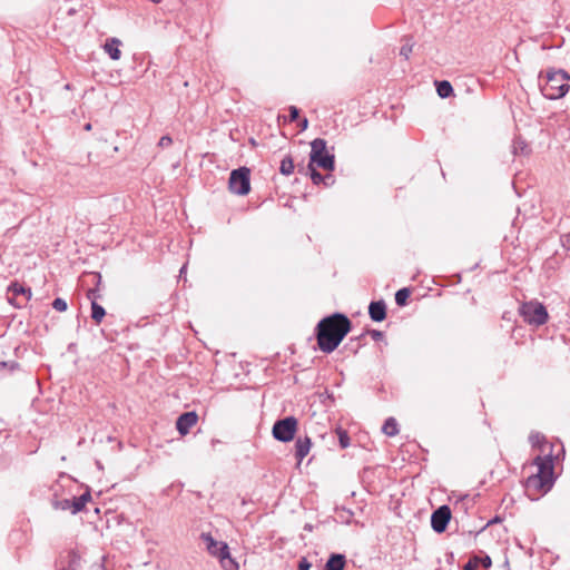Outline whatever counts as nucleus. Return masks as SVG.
<instances>
[{
    "label": "nucleus",
    "instance_id": "obj_1",
    "mask_svg": "<svg viewBox=\"0 0 570 570\" xmlns=\"http://www.w3.org/2000/svg\"><path fill=\"white\" fill-rule=\"evenodd\" d=\"M352 323L342 313H334L322 318L315 330L318 347L324 353H332L350 333Z\"/></svg>",
    "mask_w": 570,
    "mask_h": 570
},
{
    "label": "nucleus",
    "instance_id": "obj_2",
    "mask_svg": "<svg viewBox=\"0 0 570 570\" xmlns=\"http://www.w3.org/2000/svg\"><path fill=\"white\" fill-rule=\"evenodd\" d=\"M538 472L527 479V488L547 492L553 484V462L550 456L534 460Z\"/></svg>",
    "mask_w": 570,
    "mask_h": 570
},
{
    "label": "nucleus",
    "instance_id": "obj_3",
    "mask_svg": "<svg viewBox=\"0 0 570 570\" xmlns=\"http://www.w3.org/2000/svg\"><path fill=\"white\" fill-rule=\"evenodd\" d=\"M569 80V73L562 69L548 71L547 81L541 87V92L546 98L550 100L562 98L568 94L570 89L568 83Z\"/></svg>",
    "mask_w": 570,
    "mask_h": 570
},
{
    "label": "nucleus",
    "instance_id": "obj_4",
    "mask_svg": "<svg viewBox=\"0 0 570 570\" xmlns=\"http://www.w3.org/2000/svg\"><path fill=\"white\" fill-rule=\"evenodd\" d=\"M200 538L205 543L208 553L218 558L222 567L225 570H233L238 568L236 561L230 557L227 543L215 540L210 533H202Z\"/></svg>",
    "mask_w": 570,
    "mask_h": 570
},
{
    "label": "nucleus",
    "instance_id": "obj_5",
    "mask_svg": "<svg viewBox=\"0 0 570 570\" xmlns=\"http://www.w3.org/2000/svg\"><path fill=\"white\" fill-rule=\"evenodd\" d=\"M309 164H316L325 170H333L335 166L334 155L326 150V141L316 138L311 142Z\"/></svg>",
    "mask_w": 570,
    "mask_h": 570
},
{
    "label": "nucleus",
    "instance_id": "obj_6",
    "mask_svg": "<svg viewBox=\"0 0 570 570\" xmlns=\"http://www.w3.org/2000/svg\"><path fill=\"white\" fill-rule=\"evenodd\" d=\"M523 321L530 325L540 326L548 320V312L543 304L531 301L523 303L519 308Z\"/></svg>",
    "mask_w": 570,
    "mask_h": 570
},
{
    "label": "nucleus",
    "instance_id": "obj_7",
    "mask_svg": "<svg viewBox=\"0 0 570 570\" xmlns=\"http://www.w3.org/2000/svg\"><path fill=\"white\" fill-rule=\"evenodd\" d=\"M229 190L236 195H247L250 190L249 169L240 167L230 173L228 180Z\"/></svg>",
    "mask_w": 570,
    "mask_h": 570
},
{
    "label": "nucleus",
    "instance_id": "obj_8",
    "mask_svg": "<svg viewBox=\"0 0 570 570\" xmlns=\"http://www.w3.org/2000/svg\"><path fill=\"white\" fill-rule=\"evenodd\" d=\"M297 430V420L294 416H286L277 420L273 425V436L281 442H289L294 439Z\"/></svg>",
    "mask_w": 570,
    "mask_h": 570
},
{
    "label": "nucleus",
    "instance_id": "obj_9",
    "mask_svg": "<svg viewBox=\"0 0 570 570\" xmlns=\"http://www.w3.org/2000/svg\"><path fill=\"white\" fill-rule=\"evenodd\" d=\"M8 293H12L13 297L9 298V302L16 307L23 306L32 297L31 288L18 282H13L8 286Z\"/></svg>",
    "mask_w": 570,
    "mask_h": 570
},
{
    "label": "nucleus",
    "instance_id": "obj_10",
    "mask_svg": "<svg viewBox=\"0 0 570 570\" xmlns=\"http://www.w3.org/2000/svg\"><path fill=\"white\" fill-rule=\"evenodd\" d=\"M451 520V509L448 505H441L433 511L431 515V527L436 533H442Z\"/></svg>",
    "mask_w": 570,
    "mask_h": 570
},
{
    "label": "nucleus",
    "instance_id": "obj_11",
    "mask_svg": "<svg viewBox=\"0 0 570 570\" xmlns=\"http://www.w3.org/2000/svg\"><path fill=\"white\" fill-rule=\"evenodd\" d=\"M198 416L195 412H185L178 416L176 428L181 435H186L190 428L197 423Z\"/></svg>",
    "mask_w": 570,
    "mask_h": 570
},
{
    "label": "nucleus",
    "instance_id": "obj_12",
    "mask_svg": "<svg viewBox=\"0 0 570 570\" xmlns=\"http://www.w3.org/2000/svg\"><path fill=\"white\" fill-rule=\"evenodd\" d=\"M56 566L58 570H78L80 557L75 551H69L65 557H60Z\"/></svg>",
    "mask_w": 570,
    "mask_h": 570
},
{
    "label": "nucleus",
    "instance_id": "obj_13",
    "mask_svg": "<svg viewBox=\"0 0 570 570\" xmlns=\"http://www.w3.org/2000/svg\"><path fill=\"white\" fill-rule=\"evenodd\" d=\"M312 446L311 438L305 436H298L295 442V458L297 460V463L301 464V462L304 460V458L308 454Z\"/></svg>",
    "mask_w": 570,
    "mask_h": 570
},
{
    "label": "nucleus",
    "instance_id": "obj_14",
    "mask_svg": "<svg viewBox=\"0 0 570 570\" xmlns=\"http://www.w3.org/2000/svg\"><path fill=\"white\" fill-rule=\"evenodd\" d=\"M368 315L374 322H382L386 317V304L383 299L371 302L368 306Z\"/></svg>",
    "mask_w": 570,
    "mask_h": 570
},
{
    "label": "nucleus",
    "instance_id": "obj_15",
    "mask_svg": "<svg viewBox=\"0 0 570 570\" xmlns=\"http://www.w3.org/2000/svg\"><path fill=\"white\" fill-rule=\"evenodd\" d=\"M97 289H89L88 291V298H90L92 302H91V318L96 322V323H100L104 318V316L106 315V311L105 308L99 305L98 303L95 302V299L97 298Z\"/></svg>",
    "mask_w": 570,
    "mask_h": 570
},
{
    "label": "nucleus",
    "instance_id": "obj_16",
    "mask_svg": "<svg viewBox=\"0 0 570 570\" xmlns=\"http://www.w3.org/2000/svg\"><path fill=\"white\" fill-rule=\"evenodd\" d=\"M346 558L341 553H333L327 559L324 570H344Z\"/></svg>",
    "mask_w": 570,
    "mask_h": 570
},
{
    "label": "nucleus",
    "instance_id": "obj_17",
    "mask_svg": "<svg viewBox=\"0 0 570 570\" xmlns=\"http://www.w3.org/2000/svg\"><path fill=\"white\" fill-rule=\"evenodd\" d=\"M121 41L117 38H110L106 41L104 49L112 60H118L121 56L119 49Z\"/></svg>",
    "mask_w": 570,
    "mask_h": 570
},
{
    "label": "nucleus",
    "instance_id": "obj_18",
    "mask_svg": "<svg viewBox=\"0 0 570 570\" xmlns=\"http://www.w3.org/2000/svg\"><path fill=\"white\" fill-rule=\"evenodd\" d=\"M91 500V494H90V491L87 490L85 493H82L81 495L79 497H75L72 499V510L71 512L73 514L80 512L83 510V508L86 507V504Z\"/></svg>",
    "mask_w": 570,
    "mask_h": 570
},
{
    "label": "nucleus",
    "instance_id": "obj_19",
    "mask_svg": "<svg viewBox=\"0 0 570 570\" xmlns=\"http://www.w3.org/2000/svg\"><path fill=\"white\" fill-rule=\"evenodd\" d=\"M435 86L441 98H448L453 92L452 85L448 80L435 81Z\"/></svg>",
    "mask_w": 570,
    "mask_h": 570
},
{
    "label": "nucleus",
    "instance_id": "obj_20",
    "mask_svg": "<svg viewBox=\"0 0 570 570\" xmlns=\"http://www.w3.org/2000/svg\"><path fill=\"white\" fill-rule=\"evenodd\" d=\"M382 431L384 434H386L387 436H394L399 433V429H397V422L394 417H389L383 426H382Z\"/></svg>",
    "mask_w": 570,
    "mask_h": 570
},
{
    "label": "nucleus",
    "instance_id": "obj_21",
    "mask_svg": "<svg viewBox=\"0 0 570 570\" xmlns=\"http://www.w3.org/2000/svg\"><path fill=\"white\" fill-rule=\"evenodd\" d=\"M279 171L285 176L293 174L294 161L291 156H286L285 158H283V160L281 161Z\"/></svg>",
    "mask_w": 570,
    "mask_h": 570
},
{
    "label": "nucleus",
    "instance_id": "obj_22",
    "mask_svg": "<svg viewBox=\"0 0 570 570\" xmlns=\"http://www.w3.org/2000/svg\"><path fill=\"white\" fill-rule=\"evenodd\" d=\"M411 295V291L407 287H403L395 293V303L399 306H405Z\"/></svg>",
    "mask_w": 570,
    "mask_h": 570
},
{
    "label": "nucleus",
    "instance_id": "obj_23",
    "mask_svg": "<svg viewBox=\"0 0 570 570\" xmlns=\"http://www.w3.org/2000/svg\"><path fill=\"white\" fill-rule=\"evenodd\" d=\"M338 441L342 449H346L350 445V436L345 430H337Z\"/></svg>",
    "mask_w": 570,
    "mask_h": 570
},
{
    "label": "nucleus",
    "instance_id": "obj_24",
    "mask_svg": "<svg viewBox=\"0 0 570 570\" xmlns=\"http://www.w3.org/2000/svg\"><path fill=\"white\" fill-rule=\"evenodd\" d=\"M308 169L311 171V178L315 185H318L324 181V176L318 173L312 164H308Z\"/></svg>",
    "mask_w": 570,
    "mask_h": 570
},
{
    "label": "nucleus",
    "instance_id": "obj_25",
    "mask_svg": "<svg viewBox=\"0 0 570 570\" xmlns=\"http://www.w3.org/2000/svg\"><path fill=\"white\" fill-rule=\"evenodd\" d=\"M0 368H7L9 372H14L20 368L17 361L0 362Z\"/></svg>",
    "mask_w": 570,
    "mask_h": 570
},
{
    "label": "nucleus",
    "instance_id": "obj_26",
    "mask_svg": "<svg viewBox=\"0 0 570 570\" xmlns=\"http://www.w3.org/2000/svg\"><path fill=\"white\" fill-rule=\"evenodd\" d=\"M52 307L58 312H65L67 309V302L63 298L57 297L52 302Z\"/></svg>",
    "mask_w": 570,
    "mask_h": 570
},
{
    "label": "nucleus",
    "instance_id": "obj_27",
    "mask_svg": "<svg viewBox=\"0 0 570 570\" xmlns=\"http://www.w3.org/2000/svg\"><path fill=\"white\" fill-rule=\"evenodd\" d=\"M527 148H528V146L523 140L517 139L513 142V153L514 154L524 153Z\"/></svg>",
    "mask_w": 570,
    "mask_h": 570
},
{
    "label": "nucleus",
    "instance_id": "obj_28",
    "mask_svg": "<svg viewBox=\"0 0 570 570\" xmlns=\"http://www.w3.org/2000/svg\"><path fill=\"white\" fill-rule=\"evenodd\" d=\"M412 45L411 43H405L401 47V50H400V55L402 57H404L405 59H409L410 57V53L412 52Z\"/></svg>",
    "mask_w": 570,
    "mask_h": 570
},
{
    "label": "nucleus",
    "instance_id": "obj_29",
    "mask_svg": "<svg viewBox=\"0 0 570 570\" xmlns=\"http://www.w3.org/2000/svg\"><path fill=\"white\" fill-rule=\"evenodd\" d=\"M480 559L474 558L468 561V563L464 566L463 570H475L479 567Z\"/></svg>",
    "mask_w": 570,
    "mask_h": 570
},
{
    "label": "nucleus",
    "instance_id": "obj_30",
    "mask_svg": "<svg viewBox=\"0 0 570 570\" xmlns=\"http://www.w3.org/2000/svg\"><path fill=\"white\" fill-rule=\"evenodd\" d=\"M173 142V139L170 136L166 135V136H163L160 139H159V142H158V146L161 147V148H165V147H168L170 146Z\"/></svg>",
    "mask_w": 570,
    "mask_h": 570
},
{
    "label": "nucleus",
    "instance_id": "obj_31",
    "mask_svg": "<svg viewBox=\"0 0 570 570\" xmlns=\"http://www.w3.org/2000/svg\"><path fill=\"white\" fill-rule=\"evenodd\" d=\"M299 110L295 106L289 107V121H295L298 118Z\"/></svg>",
    "mask_w": 570,
    "mask_h": 570
},
{
    "label": "nucleus",
    "instance_id": "obj_32",
    "mask_svg": "<svg viewBox=\"0 0 570 570\" xmlns=\"http://www.w3.org/2000/svg\"><path fill=\"white\" fill-rule=\"evenodd\" d=\"M366 333L370 334L374 341H381L384 336L383 333L377 330H370Z\"/></svg>",
    "mask_w": 570,
    "mask_h": 570
},
{
    "label": "nucleus",
    "instance_id": "obj_33",
    "mask_svg": "<svg viewBox=\"0 0 570 570\" xmlns=\"http://www.w3.org/2000/svg\"><path fill=\"white\" fill-rule=\"evenodd\" d=\"M312 564L307 561L306 558H302L298 562V570H309Z\"/></svg>",
    "mask_w": 570,
    "mask_h": 570
},
{
    "label": "nucleus",
    "instance_id": "obj_34",
    "mask_svg": "<svg viewBox=\"0 0 570 570\" xmlns=\"http://www.w3.org/2000/svg\"><path fill=\"white\" fill-rule=\"evenodd\" d=\"M61 508L63 510H66V509H71L72 510V500L71 501L70 500H63L61 502Z\"/></svg>",
    "mask_w": 570,
    "mask_h": 570
},
{
    "label": "nucleus",
    "instance_id": "obj_35",
    "mask_svg": "<svg viewBox=\"0 0 570 570\" xmlns=\"http://www.w3.org/2000/svg\"><path fill=\"white\" fill-rule=\"evenodd\" d=\"M301 129L305 130L308 126V120L306 118H303L299 122Z\"/></svg>",
    "mask_w": 570,
    "mask_h": 570
},
{
    "label": "nucleus",
    "instance_id": "obj_36",
    "mask_svg": "<svg viewBox=\"0 0 570 570\" xmlns=\"http://www.w3.org/2000/svg\"><path fill=\"white\" fill-rule=\"evenodd\" d=\"M481 561H482V563H483V566H484L485 568H488V567H490V566H491V559H490V557H488V556H487L484 559H482Z\"/></svg>",
    "mask_w": 570,
    "mask_h": 570
},
{
    "label": "nucleus",
    "instance_id": "obj_37",
    "mask_svg": "<svg viewBox=\"0 0 570 570\" xmlns=\"http://www.w3.org/2000/svg\"><path fill=\"white\" fill-rule=\"evenodd\" d=\"M539 438H540V436H539V434H535V435L531 434V435H530V441H531L533 444H535L537 442H539Z\"/></svg>",
    "mask_w": 570,
    "mask_h": 570
},
{
    "label": "nucleus",
    "instance_id": "obj_38",
    "mask_svg": "<svg viewBox=\"0 0 570 570\" xmlns=\"http://www.w3.org/2000/svg\"><path fill=\"white\" fill-rule=\"evenodd\" d=\"M85 129H86V130H90V129H91V124H89V122H88V124H86V125H85Z\"/></svg>",
    "mask_w": 570,
    "mask_h": 570
},
{
    "label": "nucleus",
    "instance_id": "obj_39",
    "mask_svg": "<svg viewBox=\"0 0 570 570\" xmlns=\"http://www.w3.org/2000/svg\"><path fill=\"white\" fill-rule=\"evenodd\" d=\"M96 277H97V284L99 285L100 281H101V276L99 274H97Z\"/></svg>",
    "mask_w": 570,
    "mask_h": 570
},
{
    "label": "nucleus",
    "instance_id": "obj_40",
    "mask_svg": "<svg viewBox=\"0 0 570 570\" xmlns=\"http://www.w3.org/2000/svg\"><path fill=\"white\" fill-rule=\"evenodd\" d=\"M185 269H186V265H184V266L181 267L180 273H184V272H185Z\"/></svg>",
    "mask_w": 570,
    "mask_h": 570
},
{
    "label": "nucleus",
    "instance_id": "obj_41",
    "mask_svg": "<svg viewBox=\"0 0 570 570\" xmlns=\"http://www.w3.org/2000/svg\"><path fill=\"white\" fill-rule=\"evenodd\" d=\"M365 334H361L358 337H356V340H361L362 337H364Z\"/></svg>",
    "mask_w": 570,
    "mask_h": 570
},
{
    "label": "nucleus",
    "instance_id": "obj_42",
    "mask_svg": "<svg viewBox=\"0 0 570 570\" xmlns=\"http://www.w3.org/2000/svg\"><path fill=\"white\" fill-rule=\"evenodd\" d=\"M153 1H154V2H156V3H157V2H160V0H153Z\"/></svg>",
    "mask_w": 570,
    "mask_h": 570
}]
</instances>
